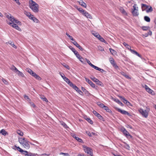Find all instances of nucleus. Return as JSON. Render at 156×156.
I'll list each match as a JSON object with an SVG mask.
<instances>
[{"label":"nucleus","mask_w":156,"mask_h":156,"mask_svg":"<svg viewBox=\"0 0 156 156\" xmlns=\"http://www.w3.org/2000/svg\"><path fill=\"white\" fill-rule=\"evenodd\" d=\"M98 105L101 108H103L105 106L104 104L101 102H99L98 103Z\"/></svg>","instance_id":"46"},{"label":"nucleus","mask_w":156,"mask_h":156,"mask_svg":"<svg viewBox=\"0 0 156 156\" xmlns=\"http://www.w3.org/2000/svg\"><path fill=\"white\" fill-rule=\"evenodd\" d=\"M141 29L143 30H147L150 29V27L149 26H144L141 27Z\"/></svg>","instance_id":"36"},{"label":"nucleus","mask_w":156,"mask_h":156,"mask_svg":"<svg viewBox=\"0 0 156 156\" xmlns=\"http://www.w3.org/2000/svg\"><path fill=\"white\" fill-rule=\"evenodd\" d=\"M85 119L90 124H93V121L90 119V118L86 117V118H85Z\"/></svg>","instance_id":"34"},{"label":"nucleus","mask_w":156,"mask_h":156,"mask_svg":"<svg viewBox=\"0 0 156 156\" xmlns=\"http://www.w3.org/2000/svg\"><path fill=\"white\" fill-rule=\"evenodd\" d=\"M0 133L3 135H5L7 134V133L4 129H2L0 131Z\"/></svg>","instance_id":"35"},{"label":"nucleus","mask_w":156,"mask_h":156,"mask_svg":"<svg viewBox=\"0 0 156 156\" xmlns=\"http://www.w3.org/2000/svg\"><path fill=\"white\" fill-rule=\"evenodd\" d=\"M9 20L11 22V23H15L19 25H21V23L20 22L15 19L11 14H10V17H9Z\"/></svg>","instance_id":"5"},{"label":"nucleus","mask_w":156,"mask_h":156,"mask_svg":"<svg viewBox=\"0 0 156 156\" xmlns=\"http://www.w3.org/2000/svg\"><path fill=\"white\" fill-rule=\"evenodd\" d=\"M82 14L87 18H89L90 19H92V18L91 15L85 10H84V11H83V13H82Z\"/></svg>","instance_id":"13"},{"label":"nucleus","mask_w":156,"mask_h":156,"mask_svg":"<svg viewBox=\"0 0 156 156\" xmlns=\"http://www.w3.org/2000/svg\"><path fill=\"white\" fill-rule=\"evenodd\" d=\"M120 74L121 75L123 76L126 78L128 79H131V78L126 73H125L123 71H121L120 72Z\"/></svg>","instance_id":"20"},{"label":"nucleus","mask_w":156,"mask_h":156,"mask_svg":"<svg viewBox=\"0 0 156 156\" xmlns=\"http://www.w3.org/2000/svg\"><path fill=\"white\" fill-rule=\"evenodd\" d=\"M110 63L112 65L114 63H115V61L114 59L113 58H112V60H110Z\"/></svg>","instance_id":"58"},{"label":"nucleus","mask_w":156,"mask_h":156,"mask_svg":"<svg viewBox=\"0 0 156 156\" xmlns=\"http://www.w3.org/2000/svg\"><path fill=\"white\" fill-rule=\"evenodd\" d=\"M28 153V152L27 151H24L23 150L21 152V154H24L25 155L26 154H27V153Z\"/></svg>","instance_id":"60"},{"label":"nucleus","mask_w":156,"mask_h":156,"mask_svg":"<svg viewBox=\"0 0 156 156\" xmlns=\"http://www.w3.org/2000/svg\"><path fill=\"white\" fill-rule=\"evenodd\" d=\"M81 89L85 93V94H86L87 96H89L92 95L84 87H82Z\"/></svg>","instance_id":"19"},{"label":"nucleus","mask_w":156,"mask_h":156,"mask_svg":"<svg viewBox=\"0 0 156 156\" xmlns=\"http://www.w3.org/2000/svg\"><path fill=\"white\" fill-rule=\"evenodd\" d=\"M124 143L125 144L124 147L126 149L129 150L130 148V147H129V145L125 142H124Z\"/></svg>","instance_id":"43"},{"label":"nucleus","mask_w":156,"mask_h":156,"mask_svg":"<svg viewBox=\"0 0 156 156\" xmlns=\"http://www.w3.org/2000/svg\"><path fill=\"white\" fill-rule=\"evenodd\" d=\"M2 80L3 81V82L5 84L7 85L8 84V81L5 79H4L3 78H2Z\"/></svg>","instance_id":"52"},{"label":"nucleus","mask_w":156,"mask_h":156,"mask_svg":"<svg viewBox=\"0 0 156 156\" xmlns=\"http://www.w3.org/2000/svg\"><path fill=\"white\" fill-rule=\"evenodd\" d=\"M94 69L100 71L101 73H102L105 72V73L106 72V71H105L104 69H101L96 66L95 67Z\"/></svg>","instance_id":"29"},{"label":"nucleus","mask_w":156,"mask_h":156,"mask_svg":"<svg viewBox=\"0 0 156 156\" xmlns=\"http://www.w3.org/2000/svg\"><path fill=\"white\" fill-rule=\"evenodd\" d=\"M72 43L81 51L83 50V49L75 41L73 42H72Z\"/></svg>","instance_id":"18"},{"label":"nucleus","mask_w":156,"mask_h":156,"mask_svg":"<svg viewBox=\"0 0 156 156\" xmlns=\"http://www.w3.org/2000/svg\"><path fill=\"white\" fill-rule=\"evenodd\" d=\"M66 35L69 37V39L72 41V42H73L75 41V40L73 38V37L70 36L67 33H66Z\"/></svg>","instance_id":"39"},{"label":"nucleus","mask_w":156,"mask_h":156,"mask_svg":"<svg viewBox=\"0 0 156 156\" xmlns=\"http://www.w3.org/2000/svg\"><path fill=\"white\" fill-rule=\"evenodd\" d=\"M59 74H60V76L63 79V80H64V78L66 77L65 76V75L63 73H60Z\"/></svg>","instance_id":"57"},{"label":"nucleus","mask_w":156,"mask_h":156,"mask_svg":"<svg viewBox=\"0 0 156 156\" xmlns=\"http://www.w3.org/2000/svg\"><path fill=\"white\" fill-rule=\"evenodd\" d=\"M98 49L99 50L101 51H104V49L103 48H102L100 46L99 47H98Z\"/></svg>","instance_id":"62"},{"label":"nucleus","mask_w":156,"mask_h":156,"mask_svg":"<svg viewBox=\"0 0 156 156\" xmlns=\"http://www.w3.org/2000/svg\"><path fill=\"white\" fill-rule=\"evenodd\" d=\"M123 45L128 50L130 51L131 50V47L128 44H127L126 43L124 42L123 43Z\"/></svg>","instance_id":"30"},{"label":"nucleus","mask_w":156,"mask_h":156,"mask_svg":"<svg viewBox=\"0 0 156 156\" xmlns=\"http://www.w3.org/2000/svg\"><path fill=\"white\" fill-rule=\"evenodd\" d=\"M109 51L111 54L113 55L115 54L116 53V51L112 48H110Z\"/></svg>","instance_id":"41"},{"label":"nucleus","mask_w":156,"mask_h":156,"mask_svg":"<svg viewBox=\"0 0 156 156\" xmlns=\"http://www.w3.org/2000/svg\"><path fill=\"white\" fill-rule=\"evenodd\" d=\"M130 51L133 54L136 55L140 58H141V56L136 51L131 49L130 50Z\"/></svg>","instance_id":"24"},{"label":"nucleus","mask_w":156,"mask_h":156,"mask_svg":"<svg viewBox=\"0 0 156 156\" xmlns=\"http://www.w3.org/2000/svg\"><path fill=\"white\" fill-rule=\"evenodd\" d=\"M32 20L33 21L36 23H38L39 22V20L38 19H37L34 16L33 18H32Z\"/></svg>","instance_id":"47"},{"label":"nucleus","mask_w":156,"mask_h":156,"mask_svg":"<svg viewBox=\"0 0 156 156\" xmlns=\"http://www.w3.org/2000/svg\"><path fill=\"white\" fill-rule=\"evenodd\" d=\"M116 109L118 112H120L122 114L126 115L129 116H131V115L127 111H126L122 110L119 108H117Z\"/></svg>","instance_id":"8"},{"label":"nucleus","mask_w":156,"mask_h":156,"mask_svg":"<svg viewBox=\"0 0 156 156\" xmlns=\"http://www.w3.org/2000/svg\"><path fill=\"white\" fill-rule=\"evenodd\" d=\"M11 69L12 70H14L15 71V72L16 73L19 71V70H18V69L14 66H13L11 68Z\"/></svg>","instance_id":"40"},{"label":"nucleus","mask_w":156,"mask_h":156,"mask_svg":"<svg viewBox=\"0 0 156 156\" xmlns=\"http://www.w3.org/2000/svg\"><path fill=\"white\" fill-rule=\"evenodd\" d=\"M7 23L8 24L11 26L12 27L15 28L16 30L19 31H21V28H20V27H19L18 25L16 24L11 23L10 22H8L7 21Z\"/></svg>","instance_id":"7"},{"label":"nucleus","mask_w":156,"mask_h":156,"mask_svg":"<svg viewBox=\"0 0 156 156\" xmlns=\"http://www.w3.org/2000/svg\"><path fill=\"white\" fill-rule=\"evenodd\" d=\"M18 75V76H20L22 77H24V75L20 71H18V72L17 73H16Z\"/></svg>","instance_id":"44"},{"label":"nucleus","mask_w":156,"mask_h":156,"mask_svg":"<svg viewBox=\"0 0 156 156\" xmlns=\"http://www.w3.org/2000/svg\"><path fill=\"white\" fill-rule=\"evenodd\" d=\"M33 76L36 79L39 80H40L41 79V77H40L39 75L36 74V73H35V74L33 75Z\"/></svg>","instance_id":"31"},{"label":"nucleus","mask_w":156,"mask_h":156,"mask_svg":"<svg viewBox=\"0 0 156 156\" xmlns=\"http://www.w3.org/2000/svg\"><path fill=\"white\" fill-rule=\"evenodd\" d=\"M71 87H72L78 93H79L81 95H83V92L79 88L77 87L75 85L73 84Z\"/></svg>","instance_id":"10"},{"label":"nucleus","mask_w":156,"mask_h":156,"mask_svg":"<svg viewBox=\"0 0 156 156\" xmlns=\"http://www.w3.org/2000/svg\"><path fill=\"white\" fill-rule=\"evenodd\" d=\"M91 79L93 81L95 82L96 84L98 85H101L102 84V83L101 81H100L98 79L94 76L91 77Z\"/></svg>","instance_id":"11"},{"label":"nucleus","mask_w":156,"mask_h":156,"mask_svg":"<svg viewBox=\"0 0 156 156\" xmlns=\"http://www.w3.org/2000/svg\"><path fill=\"white\" fill-rule=\"evenodd\" d=\"M64 80L71 87H72L74 84L67 77L64 78Z\"/></svg>","instance_id":"17"},{"label":"nucleus","mask_w":156,"mask_h":156,"mask_svg":"<svg viewBox=\"0 0 156 156\" xmlns=\"http://www.w3.org/2000/svg\"><path fill=\"white\" fill-rule=\"evenodd\" d=\"M76 56L82 63L83 64L85 63V59L81 56L80 54H78Z\"/></svg>","instance_id":"16"},{"label":"nucleus","mask_w":156,"mask_h":156,"mask_svg":"<svg viewBox=\"0 0 156 156\" xmlns=\"http://www.w3.org/2000/svg\"><path fill=\"white\" fill-rule=\"evenodd\" d=\"M37 154L30 153V156H36Z\"/></svg>","instance_id":"64"},{"label":"nucleus","mask_w":156,"mask_h":156,"mask_svg":"<svg viewBox=\"0 0 156 156\" xmlns=\"http://www.w3.org/2000/svg\"><path fill=\"white\" fill-rule=\"evenodd\" d=\"M103 108H104L105 110L108 112L110 113L111 112V110L109 109L105 105Z\"/></svg>","instance_id":"38"},{"label":"nucleus","mask_w":156,"mask_h":156,"mask_svg":"<svg viewBox=\"0 0 156 156\" xmlns=\"http://www.w3.org/2000/svg\"><path fill=\"white\" fill-rule=\"evenodd\" d=\"M27 71L32 76H33V75L35 74V73H34L33 71L31 69H28L27 70Z\"/></svg>","instance_id":"28"},{"label":"nucleus","mask_w":156,"mask_h":156,"mask_svg":"<svg viewBox=\"0 0 156 156\" xmlns=\"http://www.w3.org/2000/svg\"><path fill=\"white\" fill-rule=\"evenodd\" d=\"M145 89L146 91L150 94L153 95H154L155 94L154 92L148 87L146 85H145Z\"/></svg>","instance_id":"9"},{"label":"nucleus","mask_w":156,"mask_h":156,"mask_svg":"<svg viewBox=\"0 0 156 156\" xmlns=\"http://www.w3.org/2000/svg\"><path fill=\"white\" fill-rule=\"evenodd\" d=\"M41 98L44 101H45L46 102H48V101L47 99L44 97L43 96L42 97H41Z\"/></svg>","instance_id":"53"},{"label":"nucleus","mask_w":156,"mask_h":156,"mask_svg":"<svg viewBox=\"0 0 156 156\" xmlns=\"http://www.w3.org/2000/svg\"><path fill=\"white\" fill-rule=\"evenodd\" d=\"M30 8L34 12H37L39 11V5L33 0H30L29 3Z\"/></svg>","instance_id":"1"},{"label":"nucleus","mask_w":156,"mask_h":156,"mask_svg":"<svg viewBox=\"0 0 156 156\" xmlns=\"http://www.w3.org/2000/svg\"><path fill=\"white\" fill-rule=\"evenodd\" d=\"M144 20L148 22H150V18L148 16H145L144 17Z\"/></svg>","instance_id":"37"},{"label":"nucleus","mask_w":156,"mask_h":156,"mask_svg":"<svg viewBox=\"0 0 156 156\" xmlns=\"http://www.w3.org/2000/svg\"><path fill=\"white\" fill-rule=\"evenodd\" d=\"M87 134L90 137L92 136V135L91 134V133H90L89 131H86V132Z\"/></svg>","instance_id":"59"},{"label":"nucleus","mask_w":156,"mask_h":156,"mask_svg":"<svg viewBox=\"0 0 156 156\" xmlns=\"http://www.w3.org/2000/svg\"><path fill=\"white\" fill-rule=\"evenodd\" d=\"M59 154L60 155H63L64 156H69V155L68 153H64L63 152H61Z\"/></svg>","instance_id":"49"},{"label":"nucleus","mask_w":156,"mask_h":156,"mask_svg":"<svg viewBox=\"0 0 156 156\" xmlns=\"http://www.w3.org/2000/svg\"><path fill=\"white\" fill-rule=\"evenodd\" d=\"M83 150L86 153H87L91 156H93V150L92 149L84 145L83 146Z\"/></svg>","instance_id":"2"},{"label":"nucleus","mask_w":156,"mask_h":156,"mask_svg":"<svg viewBox=\"0 0 156 156\" xmlns=\"http://www.w3.org/2000/svg\"><path fill=\"white\" fill-rule=\"evenodd\" d=\"M13 47H14L15 48H17L16 46L12 42L10 44Z\"/></svg>","instance_id":"61"},{"label":"nucleus","mask_w":156,"mask_h":156,"mask_svg":"<svg viewBox=\"0 0 156 156\" xmlns=\"http://www.w3.org/2000/svg\"><path fill=\"white\" fill-rule=\"evenodd\" d=\"M120 130L122 132L124 135L127 138H132L133 137L131 135L129 132L126 130L125 128L122 127L121 128Z\"/></svg>","instance_id":"3"},{"label":"nucleus","mask_w":156,"mask_h":156,"mask_svg":"<svg viewBox=\"0 0 156 156\" xmlns=\"http://www.w3.org/2000/svg\"><path fill=\"white\" fill-rule=\"evenodd\" d=\"M86 81L93 88H95L96 87V85L94 83L90 80L89 79L86 78H85Z\"/></svg>","instance_id":"15"},{"label":"nucleus","mask_w":156,"mask_h":156,"mask_svg":"<svg viewBox=\"0 0 156 156\" xmlns=\"http://www.w3.org/2000/svg\"><path fill=\"white\" fill-rule=\"evenodd\" d=\"M119 98L121 99V100L124 103L126 104H127L128 103L130 104V103L128 101L126 100L124 97L122 96H119Z\"/></svg>","instance_id":"25"},{"label":"nucleus","mask_w":156,"mask_h":156,"mask_svg":"<svg viewBox=\"0 0 156 156\" xmlns=\"http://www.w3.org/2000/svg\"><path fill=\"white\" fill-rule=\"evenodd\" d=\"M85 60H86V61L87 62L88 64L90 66H91L92 67H93L94 69V68L96 66H95L94 65H93V64H92L90 62V61L88 59H87L85 58Z\"/></svg>","instance_id":"27"},{"label":"nucleus","mask_w":156,"mask_h":156,"mask_svg":"<svg viewBox=\"0 0 156 156\" xmlns=\"http://www.w3.org/2000/svg\"><path fill=\"white\" fill-rule=\"evenodd\" d=\"M62 125L65 128H66L68 127L67 125L64 122H62Z\"/></svg>","instance_id":"56"},{"label":"nucleus","mask_w":156,"mask_h":156,"mask_svg":"<svg viewBox=\"0 0 156 156\" xmlns=\"http://www.w3.org/2000/svg\"><path fill=\"white\" fill-rule=\"evenodd\" d=\"M153 11V9L151 6H150V8L147 9L146 11L148 13L149 12H151Z\"/></svg>","instance_id":"50"},{"label":"nucleus","mask_w":156,"mask_h":156,"mask_svg":"<svg viewBox=\"0 0 156 156\" xmlns=\"http://www.w3.org/2000/svg\"><path fill=\"white\" fill-rule=\"evenodd\" d=\"M78 2L80 5H81L84 8L86 7V4L84 3L82 0H80L79 1H78Z\"/></svg>","instance_id":"23"},{"label":"nucleus","mask_w":156,"mask_h":156,"mask_svg":"<svg viewBox=\"0 0 156 156\" xmlns=\"http://www.w3.org/2000/svg\"><path fill=\"white\" fill-rule=\"evenodd\" d=\"M22 145L26 149H29L30 147L29 144H28V141L26 140L24 143L22 144Z\"/></svg>","instance_id":"14"},{"label":"nucleus","mask_w":156,"mask_h":156,"mask_svg":"<svg viewBox=\"0 0 156 156\" xmlns=\"http://www.w3.org/2000/svg\"><path fill=\"white\" fill-rule=\"evenodd\" d=\"M62 65L65 67L67 69L69 70L70 69V67L69 66L67 65L65 63H63L62 64Z\"/></svg>","instance_id":"42"},{"label":"nucleus","mask_w":156,"mask_h":156,"mask_svg":"<svg viewBox=\"0 0 156 156\" xmlns=\"http://www.w3.org/2000/svg\"><path fill=\"white\" fill-rule=\"evenodd\" d=\"M77 9L82 14L83 13V11H84L85 10H83L82 8H78Z\"/></svg>","instance_id":"54"},{"label":"nucleus","mask_w":156,"mask_h":156,"mask_svg":"<svg viewBox=\"0 0 156 156\" xmlns=\"http://www.w3.org/2000/svg\"><path fill=\"white\" fill-rule=\"evenodd\" d=\"M14 1H15L18 5H20V2L19 0H14Z\"/></svg>","instance_id":"63"},{"label":"nucleus","mask_w":156,"mask_h":156,"mask_svg":"<svg viewBox=\"0 0 156 156\" xmlns=\"http://www.w3.org/2000/svg\"><path fill=\"white\" fill-rule=\"evenodd\" d=\"M114 100L116 102L120 104L121 106H123L124 105L118 99L115 98L114 99Z\"/></svg>","instance_id":"32"},{"label":"nucleus","mask_w":156,"mask_h":156,"mask_svg":"<svg viewBox=\"0 0 156 156\" xmlns=\"http://www.w3.org/2000/svg\"><path fill=\"white\" fill-rule=\"evenodd\" d=\"M138 111L143 117L145 118L147 117L148 113L146 110H144L142 108H140L139 109Z\"/></svg>","instance_id":"6"},{"label":"nucleus","mask_w":156,"mask_h":156,"mask_svg":"<svg viewBox=\"0 0 156 156\" xmlns=\"http://www.w3.org/2000/svg\"><path fill=\"white\" fill-rule=\"evenodd\" d=\"M17 133L19 135L21 136H23V133L20 130H17Z\"/></svg>","instance_id":"48"},{"label":"nucleus","mask_w":156,"mask_h":156,"mask_svg":"<svg viewBox=\"0 0 156 156\" xmlns=\"http://www.w3.org/2000/svg\"><path fill=\"white\" fill-rule=\"evenodd\" d=\"M24 97L25 99H27L28 100H29L30 101V99L29 98V97L26 94L24 95Z\"/></svg>","instance_id":"55"},{"label":"nucleus","mask_w":156,"mask_h":156,"mask_svg":"<svg viewBox=\"0 0 156 156\" xmlns=\"http://www.w3.org/2000/svg\"><path fill=\"white\" fill-rule=\"evenodd\" d=\"M141 7L142 9V10H143V9L144 8H147L148 7V6L147 5L145 4H142L141 5Z\"/></svg>","instance_id":"45"},{"label":"nucleus","mask_w":156,"mask_h":156,"mask_svg":"<svg viewBox=\"0 0 156 156\" xmlns=\"http://www.w3.org/2000/svg\"><path fill=\"white\" fill-rule=\"evenodd\" d=\"M73 137L75 138L79 142L81 143H83V140L81 138H79L75 134H73Z\"/></svg>","instance_id":"21"},{"label":"nucleus","mask_w":156,"mask_h":156,"mask_svg":"<svg viewBox=\"0 0 156 156\" xmlns=\"http://www.w3.org/2000/svg\"><path fill=\"white\" fill-rule=\"evenodd\" d=\"M69 48L76 56L79 54L78 52L75 49L73 48L72 46H70Z\"/></svg>","instance_id":"26"},{"label":"nucleus","mask_w":156,"mask_h":156,"mask_svg":"<svg viewBox=\"0 0 156 156\" xmlns=\"http://www.w3.org/2000/svg\"><path fill=\"white\" fill-rule=\"evenodd\" d=\"M15 147L16 148V149L17 151H19V152H20L22 151L23 150L21 149L19 147H18L16 146H15Z\"/></svg>","instance_id":"51"},{"label":"nucleus","mask_w":156,"mask_h":156,"mask_svg":"<svg viewBox=\"0 0 156 156\" xmlns=\"http://www.w3.org/2000/svg\"><path fill=\"white\" fill-rule=\"evenodd\" d=\"M26 140L25 138H20L19 139V141L20 143L22 145Z\"/></svg>","instance_id":"33"},{"label":"nucleus","mask_w":156,"mask_h":156,"mask_svg":"<svg viewBox=\"0 0 156 156\" xmlns=\"http://www.w3.org/2000/svg\"><path fill=\"white\" fill-rule=\"evenodd\" d=\"M96 37L98 38L101 41L105 43V41L104 40V39L99 34H96Z\"/></svg>","instance_id":"22"},{"label":"nucleus","mask_w":156,"mask_h":156,"mask_svg":"<svg viewBox=\"0 0 156 156\" xmlns=\"http://www.w3.org/2000/svg\"><path fill=\"white\" fill-rule=\"evenodd\" d=\"M133 9L132 11V13L133 16H137L139 15L138 12V7H136L135 5L133 6Z\"/></svg>","instance_id":"4"},{"label":"nucleus","mask_w":156,"mask_h":156,"mask_svg":"<svg viewBox=\"0 0 156 156\" xmlns=\"http://www.w3.org/2000/svg\"><path fill=\"white\" fill-rule=\"evenodd\" d=\"M93 113L100 120L103 121L104 118L101 116L96 111H93Z\"/></svg>","instance_id":"12"}]
</instances>
